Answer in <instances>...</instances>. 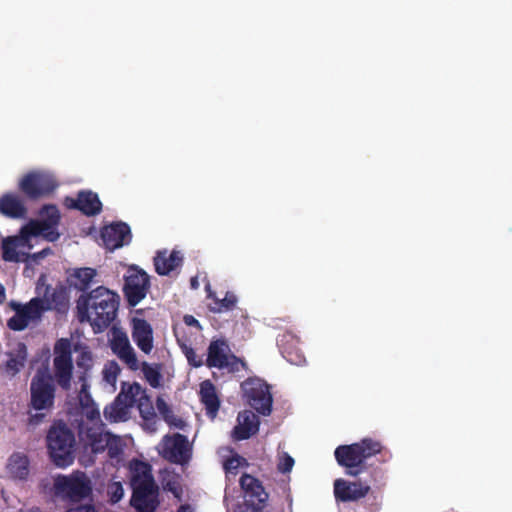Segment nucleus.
I'll return each mask as SVG.
<instances>
[{
  "label": "nucleus",
  "instance_id": "48",
  "mask_svg": "<svg viewBox=\"0 0 512 512\" xmlns=\"http://www.w3.org/2000/svg\"><path fill=\"white\" fill-rule=\"evenodd\" d=\"M66 512H96L92 505H79L68 509Z\"/></svg>",
  "mask_w": 512,
  "mask_h": 512
},
{
  "label": "nucleus",
  "instance_id": "20",
  "mask_svg": "<svg viewBox=\"0 0 512 512\" xmlns=\"http://www.w3.org/2000/svg\"><path fill=\"white\" fill-rule=\"evenodd\" d=\"M238 425L233 429L232 435L235 440H246L259 431L260 421L258 416L250 410L240 412L237 417Z\"/></svg>",
  "mask_w": 512,
  "mask_h": 512
},
{
  "label": "nucleus",
  "instance_id": "5",
  "mask_svg": "<svg viewBox=\"0 0 512 512\" xmlns=\"http://www.w3.org/2000/svg\"><path fill=\"white\" fill-rule=\"evenodd\" d=\"M55 392L52 375L47 370H37L30 383V407L37 411H51Z\"/></svg>",
  "mask_w": 512,
  "mask_h": 512
},
{
  "label": "nucleus",
  "instance_id": "4",
  "mask_svg": "<svg viewBox=\"0 0 512 512\" xmlns=\"http://www.w3.org/2000/svg\"><path fill=\"white\" fill-rule=\"evenodd\" d=\"M52 463L59 468L70 466L75 459V436L63 421L55 422L46 436Z\"/></svg>",
  "mask_w": 512,
  "mask_h": 512
},
{
  "label": "nucleus",
  "instance_id": "41",
  "mask_svg": "<svg viewBox=\"0 0 512 512\" xmlns=\"http://www.w3.org/2000/svg\"><path fill=\"white\" fill-rule=\"evenodd\" d=\"M120 367L115 361L108 362L103 370L104 379L109 384H114L120 374Z\"/></svg>",
  "mask_w": 512,
  "mask_h": 512
},
{
  "label": "nucleus",
  "instance_id": "17",
  "mask_svg": "<svg viewBox=\"0 0 512 512\" xmlns=\"http://www.w3.org/2000/svg\"><path fill=\"white\" fill-rule=\"evenodd\" d=\"M100 235L104 246L110 251L128 245L132 239L129 225L121 221L104 226Z\"/></svg>",
  "mask_w": 512,
  "mask_h": 512
},
{
  "label": "nucleus",
  "instance_id": "24",
  "mask_svg": "<svg viewBox=\"0 0 512 512\" xmlns=\"http://www.w3.org/2000/svg\"><path fill=\"white\" fill-rule=\"evenodd\" d=\"M131 488L155 482L151 465L147 462L134 459L129 465Z\"/></svg>",
  "mask_w": 512,
  "mask_h": 512
},
{
  "label": "nucleus",
  "instance_id": "39",
  "mask_svg": "<svg viewBox=\"0 0 512 512\" xmlns=\"http://www.w3.org/2000/svg\"><path fill=\"white\" fill-rule=\"evenodd\" d=\"M104 443L106 446L107 454L111 459L119 457L122 452V444L121 439L118 436H115L113 434H110V437H108V440H105Z\"/></svg>",
  "mask_w": 512,
  "mask_h": 512
},
{
  "label": "nucleus",
  "instance_id": "44",
  "mask_svg": "<svg viewBox=\"0 0 512 512\" xmlns=\"http://www.w3.org/2000/svg\"><path fill=\"white\" fill-rule=\"evenodd\" d=\"M52 254H53L52 249L50 247H46L36 253H32V254L26 253V255H25L26 261L25 262H27L29 264L38 265L41 262V260H43L44 258H46L47 256L52 255Z\"/></svg>",
  "mask_w": 512,
  "mask_h": 512
},
{
  "label": "nucleus",
  "instance_id": "29",
  "mask_svg": "<svg viewBox=\"0 0 512 512\" xmlns=\"http://www.w3.org/2000/svg\"><path fill=\"white\" fill-rule=\"evenodd\" d=\"M97 275L96 270L90 267L77 268L74 270L72 277V285L79 291L87 293L93 279Z\"/></svg>",
  "mask_w": 512,
  "mask_h": 512
},
{
  "label": "nucleus",
  "instance_id": "2",
  "mask_svg": "<svg viewBox=\"0 0 512 512\" xmlns=\"http://www.w3.org/2000/svg\"><path fill=\"white\" fill-rule=\"evenodd\" d=\"M119 304L120 297L116 292L99 286L79 296L76 317L80 323H89L94 333H101L116 319Z\"/></svg>",
  "mask_w": 512,
  "mask_h": 512
},
{
  "label": "nucleus",
  "instance_id": "35",
  "mask_svg": "<svg viewBox=\"0 0 512 512\" xmlns=\"http://www.w3.org/2000/svg\"><path fill=\"white\" fill-rule=\"evenodd\" d=\"M140 416L147 422H155L156 413L152 404L150 397L147 395L146 390L143 395L139 398L136 403Z\"/></svg>",
  "mask_w": 512,
  "mask_h": 512
},
{
  "label": "nucleus",
  "instance_id": "9",
  "mask_svg": "<svg viewBox=\"0 0 512 512\" xmlns=\"http://www.w3.org/2000/svg\"><path fill=\"white\" fill-rule=\"evenodd\" d=\"M150 288L149 275L136 265H131L124 276L123 293L129 306L135 307L147 295Z\"/></svg>",
  "mask_w": 512,
  "mask_h": 512
},
{
  "label": "nucleus",
  "instance_id": "53",
  "mask_svg": "<svg viewBox=\"0 0 512 512\" xmlns=\"http://www.w3.org/2000/svg\"><path fill=\"white\" fill-rule=\"evenodd\" d=\"M1 293H2V301H3L5 298V288L3 286H2Z\"/></svg>",
  "mask_w": 512,
  "mask_h": 512
},
{
  "label": "nucleus",
  "instance_id": "19",
  "mask_svg": "<svg viewBox=\"0 0 512 512\" xmlns=\"http://www.w3.org/2000/svg\"><path fill=\"white\" fill-rule=\"evenodd\" d=\"M65 203L68 208L79 210L86 216H95L102 211V203L92 191H80L76 198L67 197Z\"/></svg>",
  "mask_w": 512,
  "mask_h": 512
},
{
  "label": "nucleus",
  "instance_id": "49",
  "mask_svg": "<svg viewBox=\"0 0 512 512\" xmlns=\"http://www.w3.org/2000/svg\"><path fill=\"white\" fill-rule=\"evenodd\" d=\"M184 322L185 324H187L188 326H197V327H200V323L197 319H195L193 316L191 315H186L184 316Z\"/></svg>",
  "mask_w": 512,
  "mask_h": 512
},
{
  "label": "nucleus",
  "instance_id": "51",
  "mask_svg": "<svg viewBox=\"0 0 512 512\" xmlns=\"http://www.w3.org/2000/svg\"><path fill=\"white\" fill-rule=\"evenodd\" d=\"M191 286H192L193 288H196V287H197V280H196L195 278H192V279H191Z\"/></svg>",
  "mask_w": 512,
  "mask_h": 512
},
{
  "label": "nucleus",
  "instance_id": "3",
  "mask_svg": "<svg viewBox=\"0 0 512 512\" xmlns=\"http://www.w3.org/2000/svg\"><path fill=\"white\" fill-rule=\"evenodd\" d=\"M383 448L380 441L367 437L356 443L338 446L334 456L338 465L346 469V475L357 477L365 471L366 460L381 453Z\"/></svg>",
  "mask_w": 512,
  "mask_h": 512
},
{
  "label": "nucleus",
  "instance_id": "22",
  "mask_svg": "<svg viewBox=\"0 0 512 512\" xmlns=\"http://www.w3.org/2000/svg\"><path fill=\"white\" fill-rule=\"evenodd\" d=\"M153 261L156 273L164 276L181 266L183 258L178 251L165 249L157 251Z\"/></svg>",
  "mask_w": 512,
  "mask_h": 512
},
{
  "label": "nucleus",
  "instance_id": "40",
  "mask_svg": "<svg viewBox=\"0 0 512 512\" xmlns=\"http://www.w3.org/2000/svg\"><path fill=\"white\" fill-rule=\"evenodd\" d=\"M81 405L85 410V416L90 421H98L100 420V412L98 408L95 406L90 395H85L84 400L81 399Z\"/></svg>",
  "mask_w": 512,
  "mask_h": 512
},
{
  "label": "nucleus",
  "instance_id": "43",
  "mask_svg": "<svg viewBox=\"0 0 512 512\" xmlns=\"http://www.w3.org/2000/svg\"><path fill=\"white\" fill-rule=\"evenodd\" d=\"M108 495L112 503L119 502L124 496V489L120 482H112L108 485Z\"/></svg>",
  "mask_w": 512,
  "mask_h": 512
},
{
  "label": "nucleus",
  "instance_id": "14",
  "mask_svg": "<svg viewBox=\"0 0 512 512\" xmlns=\"http://www.w3.org/2000/svg\"><path fill=\"white\" fill-rule=\"evenodd\" d=\"M161 445V455L171 463L183 465L191 458V448L187 437L183 434L166 435Z\"/></svg>",
  "mask_w": 512,
  "mask_h": 512
},
{
  "label": "nucleus",
  "instance_id": "46",
  "mask_svg": "<svg viewBox=\"0 0 512 512\" xmlns=\"http://www.w3.org/2000/svg\"><path fill=\"white\" fill-rule=\"evenodd\" d=\"M184 353L188 363L193 367H200L203 365L202 356H198L195 350L191 347H184Z\"/></svg>",
  "mask_w": 512,
  "mask_h": 512
},
{
  "label": "nucleus",
  "instance_id": "1",
  "mask_svg": "<svg viewBox=\"0 0 512 512\" xmlns=\"http://www.w3.org/2000/svg\"><path fill=\"white\" fill-rule=\"evenodd\" d=\"M39 219L29 220L20 230L19 238L13 241L2 239V259L10 262H25L26 253H20L16 250L15 244L28 245L32 237L41 236L49 242H55L60 238L58 226L61 215L58 207L54 204L43 205L39 212Z\"/></svg>",
  "mask_w": 512,
  "mask_h": 512
},
{
  "label": "nucleus",
  "instance_id": "45",
  "mask_svg": "<svg viewBox=\"0 0 512 512\" xmlns=\"http://www.w3.org/2000/svg\"><path fill=\"white\" fill-rule=\"evenodd\" d=\"M294 463V459L288 453H283L279 459L277 469L281 473H289L292 470Z\"/></svg>",
  "mask_w": 512,
  "mask_h": 512
},
{
  "label": "nucleus",
  "instance_id": "25",
  "mask_svg": "<svg viewBox=\"0 0 512 512\" xmlns=\"http://www.w3.org/2000/svg\"><path fill=\"white\" fill-rule=\"evenodd\" d=\"M199 394L200 400L205 406L206 414L215 418L220 408V400L214 384L210 380L203 381L200 384Z\"/></svg>",
  "mask_w": 512,
  "mask_h": 512
},
{
  "label": "nucleus",
  "instance_id": "16",
  "mask_svg": "<svg viewBox=\"0 0 512 512\" xmlns=\"http://www.w3.org/2000/svg\"><path fill=\"white\" fill-rule=\"evenodd\" d=\"M333 487L336 501L342 503L359 501L366 497L371 490L367 482L361 480L348 481L342 478L336 479Z\"/></svg>",
  "mask_w": 512,
  "mask_h": 512
},
{
  "label": "nucleus",
  "instance_id": "27",
  "mask_svg": "<svg viewBox=\"0 0 512 512\" xmlns=\"http://www.w3.org/2000/svg\"><path fill=\"white\" fill-rule=\"evenodd\" d=\"M208 298L212 301L209 305L210 311L214 313H222L232 311L238 302L237 296L233 292H226L224 298L219 299L215 293L209 292Z\"/></svg>",
  "mask_w": 512,
  "mask_h": 512
},
{
  "label": "nucleus",
  "instance_id": "38",
  "mask_svg": "<svg viewBox=\"0 0 512 512\" xmlns=\"http://www.w3.org/2000/svg\"><path fill=\"white\" fill-rule=\"evenodd\" d=\"M30 322L31 321L28 319V317L20 307L19 309L16 310L15 315L8 320L7 326L11 330L21 331L25 329Z\"/></svg>",
  "mask_w": 512,
  "mask_h": 512
},
{
  "label": "nucleus",
  "instance_id": "47",
  "mask_svg": "<svg viewBox=\"0 0 512 512\" xmlns=\"http://www.w3.org/2000/svg\"><path fill=\"white\" fill-rule=\"evenodd\" d=\"M45 413H35L29 416L28 424L31 426H37L44 421Z\"/></svg>",
  "mask_w": 512,
  "mask_h": 512
},
{
  "label": "nucleus",
  "instance_id": "36",
  "mask_svg": "<svg viewBox=\"0 0 512 512\" xmlns=\"http://www.w3.org/2000/svg\"><path fill=\"white\" fill-rule=\"evenodd\" d=\"M141 370L151 387L158 388L160 386L162 376L158 366L153 367L149 363L143 362L141 364Z\"/></svg>",
  "mask_w": 512,
  "mask_h": 512
},
{
  "label": "nucleus",
  "instance_id": "50",
  "mask_svg": "<svg viewBox=\"0 0 512 512\" xmlns=\"http://www.w3.org/2000/svg\"><path fill=\"white\" fill-rule=\"evenodd\" d=\"M285 357L289 362L294 363V364H300L304 360L303 357L298 354L295 355V358L292 357L291 353H288L287 356H285Z\"/></svg>",
  "mask_w": 512,
  "mask_h": 512
},
{
  "label": "nucleus",
  "instance_id": "52",
  "mask_svg": "<svg viewBox=\"0 0 512 512\" xmlns=\"http://www.w3.org/2000/svg\"><path fill=\"white\" fill-rule=\"evenodd\" d=\"M177 512H188V507L181 506Z\"/></svg>",
  "mask_w": 512,
  "mask_h": 512
},
{
  "label": "nucleus",
  "instance_id": "33",
  "mask_svg": "<svg viewBox=\"0 0 512 512\" xmlns=\"http://www.w3.org/2000/svg\"><path fill=\"white\" fill-rule=\"evenodd\" d=\"M26 361V346L22 343L18 345L17 354L15 357H11L5 365V371L14 376L17 374L25 365Z\"/></svg>",
  "mask_w": 512,
  "mask_h": 512
},
{
  "label": "nucleus",
  "instance_id": "42",
  "mask_svg": "<svg viewBox=\"0 0 512 512\" xmlns=\"http://www.w3.org/2000/svg\"><path fill=\"white\" fill-rule=\"evenodd\" d=\"M76 364L79 368L83 369L84 371H87L92 367V354L87 348L81 350V352L77 356Z\"/></svg>",
  "mask_w": 512,
  "mask_h": 512
},
{
  "label": "nucleus",
  "instance_id": "26",
  "mask_svg": "<svg viewBox=\"0 0 512 512\" xmlns=\"http://www.w3.org/2000/svg\"><path fill=\"white\" fill-rule=\"evenodd\" d=\"M2 214L14 219L24 218L27 208L19 198L4 195L2 196Z\"/></svg>",
  "mask_w": 512,
  "mask_h": 512
},
{
  "label": "nucleus",
  "instance_id": "31",
  "mask_svg": "<svg viewBox=\"0 0 512 512\" xmlns=\"http://www.w3.org/2000/svg\"><path fill=\"white\" fill-rule=\"evenodd\" d=\"M21 308L30 321L40 319L43 313L49 310L42 296L38 295L32 298L26 305L21 306Z\"/></svg>",
  "mask_w": 512,
  "mask_h": 512
},
{
  "label": "nucleus",
  "instance_id": "32",
  "mask_svg": "<svg viewBox=\"0 0 512 512\" xmlns=\"http://www.w3.org/2000/svg\"><path fill=\"white\" fill-rule=\"evenodd\" d=\"M109 432L98 431L94 428H89L86 432V437L89 441V445L91 446V450L93 453H101L106 450L105 440H108L110 437Z\"/></svg>",
  "mask_w": 512,
  "mask_h": 512
},
{
  "label": "nucleus",
  "instance_id": "34",
  "mask_svg": "<svg viewBox=\"0 0 512 512\" xmlns=\"http://www.w3.org/2000/svg\"><path fill=\"white\" fill-rule=\"evenodd\" d=\"M156 407H157V410L160 413V415L163 417V419L169 425H174L175 427L183 428V426H184L183 421L181 419H178L175 417L172 409L170 408V406L166 403V401L163 398H161V397L157 398Z\"/></svg>",
  "mask_w": 512,
  "mask_h": 512
},
{
  "label": "nucleus",
  "instance_id": "10",
  "mask_svg": "<svg viewBox=\"0 0 512 512\" xmlns=\"http://www.w3.org/2000/svg\"><path fill=\"white\" fill-rule=\"evenodd\" d=\"M229 346L225 340L211 341L208 346L206 365L209 368L227 369L235 373L240 368H246V362L234 354H228Z\"/></svg>",
  "mask_w": 512,
  "mask_h": 512
},
{
  "label": "nucleus",
  "instance_id": "37",
  "mask_svg": "<svg viewBox=\"0 0 512 512\" xmlns=\"http://www.w3.org/2000/svg\"><path fill=\"white\" fill-rule=\"evenodd\" d=\"M248 465V462L247 460L240 456L239 454H234L233 456L227 458L225 461H224V470L226 472V474H232V475H237L238 474V470L241 466H247Z\"/></svg>",
  "mask_w": 512,
  "mask_h": 512
},
{
  "label": "nucleus",
  "instance_id": "8",
  "mask_svg": "<svg viewBox=\"0 0 512 512\" xmlns=\"http://www.w3.org/2000/svg\"><path fill=\"white\" fill-rule=\"evenodd\" d=\"M248 404L259 414L269 416L273 397L270 386L260 379H248L241 385Z\"/></svg>",
  "mask_w": 512,
  "mask_h": 512
},
{
  "label": "nucleus",
  "instance_id": "13",
  "mask_svg": "<svg viewBox=\"0 0 512 512\" xmlns=\"http://www.w3.org/2000/svg\"><path fill=\"white\" fill-rule=\"evenodd\" d=\"M36 294L42 296L49 310L64 313L69 307V295L67 288L58 284L54 288L46 283V276L41 275L36 283Z\"/></svg>",
  "mask_w": 512,
  "mask_h": 512
},
{
  "label": "nucleus",
  "instance_id": "15",
  "mask_svg": "<svg viewBox=\"0 0 512 512\" xmlns=\"http://www.w3.org/2000/svg\"><path fill=\"white\" fill-rule=\"evenodd\" d=\"M159 504V487L156 482L132 488L130 505L137 512H155Z\"/></svg>",
  "mask_w": 512,
  "mask_h": 512
},
{
  "label": "nucleus",
  "instance_id": "23",
  "mask_svg": "<svg viewBox=\"0 0 512 512\" xmlns=\"http://www.w3.org/2000/svg\"><path fill=\"white\" fill-rule=\"evenodd\" d=\"M6 472L14 480H26L30 472V461L27 455L20 452L13 453L6 464Z\"/></svg>",
  "mask_w": 512,
  "mask_h": 512
},
{
  "label": "nucleus",
  "instance_id": "30",
  "mask_svg": "<svg viewBox=\"0 0 512 512\" xmlns=\"http://www.w3.org/2000/svg\"><path fill=\"white\" fill-rule=\"evenodd\" d=\"M103 414L105 419L111 423L124 421L128 417L129 408L115 398L110 405L104 408Z\"/></svg>",
  "mask_w": 512,
  "mask_h": 512
},
{
  "label": "nucleus",
  "instance_id": "11",
  "mask_svg": "<svg viewBox=\"0 0 512 512\" xmlns=\"http://www.w3.org/2000/svg\"><path fill=\"white\" fill-rule=\"evenodd\" d=\"M58 186L55 178L46 172L32 171L20 181V190L31 200L48 196Z\"/></svg>",
  "mask_w": 512,
  "mask_h": 512
},
{
  "label": "nucleus",
  "instance_id": "18",
  "mask_svg": "<svg viewBox=\"0 0 512 512\" xmlns=\"http://www.w3.org/2000/svg\"><path fill=\"white\" fill-rule=\"evenodd\" d=\"M130 324L132 340L143 353L150 354L154 348L151 324L147 320L138 317H133Z\"/></svg>",
  "mask_w": 512,
  "mask_h": 512
},
{
  "label": "nucleus",
  "instance_id": "7",
  "mask_svg": "<svg viewBox=\"0 0 512 512\" xmlns=\"http://www.w3.org/2000/svg\"><path fill=\"white\" fill-rule=\"evenodd\" d=\"M54 376L63 390H69L73 376L72 343L68 338H60L54 345Z\"/></svg>",
  "mask_w": 512,
  "mask_h": 512
},
{
  "label": "nucleus",
  "instance_id": "28",
  "mask_svg": "<svg viewBox=\"0 0 512 512\" xmlns=\"http://www.w3.org/2000/svg\"><path fill=\"white\" fill-rule=\"evenodd\" d=\"M145 389L137 382L127 385L123 384L120 393L116 396L119 402L127 405L130 409L138 402L139 398L143 395Z\"/></svg>",
  "mask_w": 512,
  "mask_h": 512
},
{
  "label": "nucleus",
  "instance_id": "12",
  "mask_svg": "<svg viewBox=\"0 0 512 512\" xmlns=\"http://www.w3.org/2000/svg\"><path fill=\"white\" fill-rule=\"evenodd\" d=\"M240 486L244 492V504L238 512H262L268 499L262 483L250 474H243L240 478Z\"/></svg>",
  "mask_w": 512,
  "mask_h": 512
},
{
  "label": "nucleus",
  "instance_id": "21",
  "mask_svg": "<svg viewBox=\"0 0 512 512\" xmlns=\"http://www.w3.org/2000/svg\"><path fill=\"white\" fill-rule=\"evenodd\" d=\"M111 349L113 353L129 367V369L136 371L139 368L136 353L125 334L113 337L111 341Z\"/></svg>",
  "mask_w": 512,
  "mask_h": 512
},
{
  "label": "nucleus",
  "instance_id": "6",
  "mask_svg": "<svg viewBox=\"0 0 512 512\" xmlns=\"http://www.w3.org/2000/svg\"><path fill=\"white\" fill-rule=\"evenodd\" d=\"M54 493L73 502L88 497L92 491L91 482L83 472H74L69 476L58 475L54 479Z\"/></svg>",
  "mask_w": 512,
  "mask_h": 512
}]
</instances>
